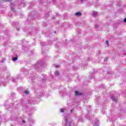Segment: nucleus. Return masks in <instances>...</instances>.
Segmentation results:
<instances>
[{
    "label": "nucleus",
    "mask_w": 126,
    "mask_h": 126,
    "mask_svg": "<svg viewBox=\"0 0 126 126\" xmlns=\"http://www.w3.org/2000/svg\"><path fill=\"white\" fill-rule=\"evenodd\" d=\"M75 15L77 17L81 16L82 14L80 12H77L75 13Z\"/></svg>",
    "instance_id": "3"
},
{
    "label": "nucleus",
    "mask_w": 126,
    "mask_h": 126,
    "mask_svg": "<svg viewBox=\"0 0 126 126\" xmlns=\"http://www.w3.org/2000/svg\"><path fill=\"white\" fill-rule=\"evenodd\" d=\"M60 74V73L59 72V71H55V75H56V76H58V75H59Z\"/></svg>",
    "instance_id": "7"
},
{
    "label": "nucleus",
    "mask_w": 126,
    "mask_h": 126,
    "mask_svg": "<svg viewBox=\"0 0 126 126\" xmlns=\"http://www.w3.org/2000/svg\"><path fill=\"white\" fill-rule=\"evenodd\" d=\"M18 60V58L17 57H15L13 58V62H15V61H17Z\"/></svg>",
    "instance_id": "6"
},
{
    "label": "nucleus",
    "mask_w": 126,
    "mask_h": 126,
    "mask_svg": "<svg viewBox=\"0 0 126 126\" xmlns=\"http://www.w3.org/2000/svg\"><path fill=\"white\" fill-rule=\"evenodd\" d=\"M92 14L93 17H97V16H98V12H97L96 11H93L92 12Z\"/></svg>",
    "instance_id": "2"
},
{
    "label": "nucleus",
    "mask_w": 126,
    "mask_h": 126,
    "mask_svg": "<svg viewBox=\"0 0 126 126\" xmlns=\"http://www.w3.org/2000/svg\"><path fill=\"white\" fill-rule=\"evenodd\" d=\"M0 123H1V117H0Z\"/></svg>",
    "instance_id": "12"
},
{
    "label": "nucleus",
    "mask_w": 126,
    "mask_h": 126,
    "mask_svg": "<svg viewBox=\"0 0 126 126\" xmlns=\"http://www.w3.org/2000/svg\"><path fill=\"white\" fill-rule=\"evenodd\" d=\"M111 99L112 101H114V102H116V101H117V99H116L115 97L114 96L111 97Z\"/></svg>",
    "instance_id": "5"
},
{
    "label": "nucleus",
    "mask_w": 126,
    "mask_h": 126,
    "mask_svg": "<svg viewBox=\"0 0 126 126\" xmlns=\"http://www.w3.org/2000/svg\"><path fill=\"white\" fill-rule=\"evenodd\" d=\"M105 43H106V45H108V44H109V41H106Z\"/></svg>",
    "instance_id": "11"
},
{
    "label": "nucleus",
    "mask_w": 126,
    "mask_h": 126,
    "mask_svg": "<svg viewBox=\"0 0 126 126\" xmlns=\"http://www.w3.org/2000/svg\"><path fill=\"white\" fill-rule=\"evenodd\" d=\"M24 93L25 94H29V92H28V91H26L25 92H24Z\"/></svg>",
    "instance_id": "10"
},
{
    "label": "nucleus",
    "mask_w": 126,
    "mask_h": 126,
    "mask_svg": "<svg viewBox=\"0 0 126 126\" xmlns=\"http://www.w3.org/2000/svg\"><path fill=\"white\" fill-rule=\"evenodd\" d=\"M64 111V109H63V108H62V109H61L60 110V112H61V113H63Z\"/></svg>",
    "instance_id": "8"
},
{
    "label": "nucleus",
    "mask_w": 126,
    "mask_h": 126,
    "mask_svg": "<svg viewBox=\"0 0 126 126\" xmlns=\"http://www.w3.org/2000/svg\"><path fill=\"white\" fill-rule=\"evenodd\" d=\"M75 95H76V96H79V95H81V93H80V92H78V91H76V92H75Z\"/></svg>",
    "instance_id": "4"
},
{
    "label": "nucleus",
    "mask_w": 126,
    "mask_h": 126,
    "mask_svg": "<svg viewBox=\"0 0 126 126\" xmlns=\"http://www.w3.org/2000/svg\"><path fill=\"white\" fill-rule=\"evenodd\" d=\"M65 120V126H71V120L68 117H64Z\"/></svg>",
    "instance_id": "1"
},
{
    "label": "nucleus",
    "mask_w": 126,
    "mask_h": 126,
    "mask_svg": "<svg viewBox=\"0 0 126 126\" xmlns=\"http://www.w3.org/2000/svg\"><path fill=\"white\" fill-rule=\"evenodd\" d=\"M81 0V2H82V3H84V1L87 0Z\"/></svg>",
    "instance_id": "9"
},
{
    "label": "nucleus",
    "mask_w": 126,
    "mask_h": 126,
    "mask_svg": "<svg viewBox=\"0 0 126 126\" xmlns=\"http://www.w3.org/2000/svg\"><path fill=\"white\" fill-rule=\"evenodd\" d=\"M79 122H82V120H81L80 119H79Z\"/></svg>",
    "instance_id": "15"
},
{
    "label": "nucleus",
    "mask_w": 126,
    "mask_h": 126,
    "mask_svg": "<svg viewBox=\"0 0 126 126\" xmlns=\"http://www.w3.org/2000/svg\"><path fill=\"white\" fill-rule=\"evenodd\" d=\"M11 10H12V7H11Z\"/></svg>",
    "instance_id": "17"
},
{
    "label": "nucleus",
    "mask_w": 126,
    "mask_h": 126,
    "mask_svg": "<svg viewBox=\"0 0 126 126\" xmlns=\"http://www.w3.org/2000/svg\"><path fill=\"white\" fill-rule=\"evenodd\" d=\"M124 22H126V18H125V19H124Z\"/></svg>",
    "instance_id": "13"
},
{
    "label": "nucleus",
    "mask_w": 126,
    "mask_h": 126,
    "mask_svg": "<svg viewBox=\"0 0 126 126\" xmlns=\"http://www.w3.org/2000/svg\"><path fill=\"white\" fill-rule=\"evenodd\" d=\"M23 123L24 124H25V121L24 120H23Z\"/></svg>",
    "instance_id": "16"
},
{
    "label": "nucleus",
    "mask_w": 126,
    "mask_h": 126,
    "mask_svg": "<svg viewBox=\"0 0 126 126\" xmlns=\"http://www.w3.org/2000/svg\"><path fill=\"white\" fill-rule=\"evenodd\" d=\"M9 0H4V1H8Z\"/></svg>",
    "instance_id": "14"
}]
</instances>
